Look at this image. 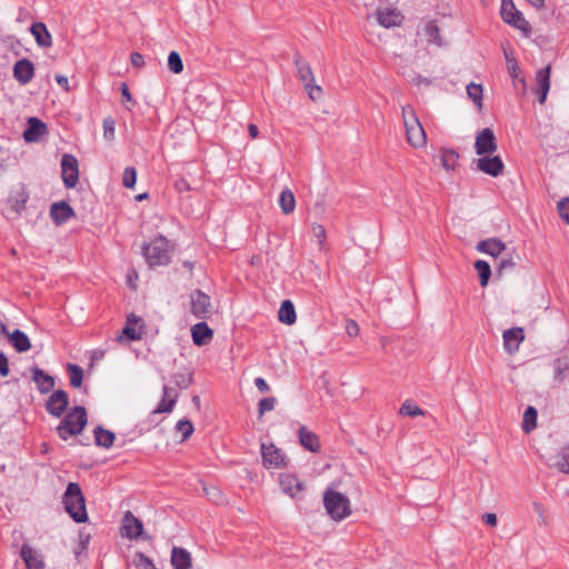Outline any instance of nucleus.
Segmentation results:
<instances>
[{
    "instance_id": "3",
    "label": "nucleus",
    "mask_w": 569,
    "mask_h": 569,
    "mask_svg": "<svg viewBox=\"0 0 569 569\" xmlns=\"http://www.w3.org/2000/svg\"><path fill=\"white\" fill-rule=\"evenodd\" d=\"M323 506L327 513L336 521L343 520L351 513L349 498L330 488L323 492Z\"/></svg>"
},
{
    "instance_id": "36",
    "label": "nucleus",
    "mask_w": 569,
    "mask_h": 569,
    "mask_svg": "<svg viewBox=\"0 0 569 569\" xmlns=\"http://www.w3.org/2000/svg\"><path fill=\"white\" fill-rule=\"evenodd\" d=\"M537 416L538 412L535 407L529 406L523 412L522 418V430L526 433L531 432L537 427Z\"/></svg>"
},
{
    "instance_id": "27",
    "label": "nucleus",
    "mask_w": 569,
    "mask_h": 569,
    "mask_svg": "<svg viewBox=\"0 0 569 569\" xmlns=\"http://www.w3.org/2000/svg\"><path fill=\"white\" fill-rule=\"evenodd\" d=\"M300 445L311 452L320 451V441L318 436L302 426L298 430Z\"/></svg>"
},
{
    "instance_id": "38",
    "label": "nucleus",
    "mask_w": 569,
    "mask_h": 569,
    "mask_svg": "<svg viewBox=\"0 0 569 569\" xmlns=\"http://www.w3.org/2000/svg\"><path fill=\"white\" fill-rule=\"evenodd\" d=\"M425 34L428 37L429 42L435 43L438 47H441L443 44V41L439 33V28L435 23V21L427 22L425 27Z\"/></svg>"
},
{
    "instance_id": "40",
    "label": "nucleus",
    "mask_w": 569,
    "mask_h": 569,
    "mask_svg": "<svg viewBox=\"0 0 569 569\" xmlns=\"http://www.w3.org/2000/svg\"><path fill=\"white\" fill-rule=\"evenodd\" d=\"M555 467L563 473H569V446L561 449L556 456Z\"/></svg>"
},
{
    "instance_id": "29",
    "label": "nucleus",
    "mask_w": 569,
    "mask_h": 569,
    "mask_svg": "<svg viewBox=\"0 0 569 569\" xmlns=\"http://www.w3.org/2000/svg\"><path fill=\"white\" fill-rule=\"evenodd\" d=\"M476 249L496 258L506 249V244L500 239L491 238L479 241Z\"/></svg>"
},
{
    "instance_id": "12",
    "label": "nucleus",
    "mask_w": 569,
    "mask_h": 569,
    "mask_svg": "<svg viewBox=\"0 0 569 569\" xmlns=\"http://www.w3.org/2000/svg\"><path fill=\"white\" fill-rule=\"evenodd\" d=\"M69 406V396L64 390H56L46 401V410L53 417L60 418Z\"/></svg>"
},
{
    "instance_id": "34",
    "label": "nucleus",
    "mask_w": 569,
    "mask_h": 569,
    "mask_svg": "<svg viewBox=\"0 0 569 569\" xmlns=\"http://www.w3.org/2000/svg\"><path fill=\"white\" fill-rule=\"evenodd\" d=\"M279 321L286 325H293L297 320V315L295 310V306L290 300L282 301L279 312H278Z\"/></svg>"
},
{
    "instance_id": "51",
    "label": "nucleus",
    "mask_w": 569,
    "mask_h": 569,
    "mask_svg": "<svg viewBox=\"0 0 569 569\" xmlns=\"http://www.w3.org/2000/svg\"><path fill=\"white\" fill-rule=\"evenodd\" d=\"M558 211L560 217L569 223V198H566L558 202Z\"/></svg>"
},
{
    "instance_id": "28",
    "label": "nucleus",
    "mask_w": 569,
    "mask_h": 569,
    "mask_svg": "<svg viewBox=\"0 0 569 569\" xmlns=\"http://www.w3.org/2000/svg\"><path fill=\"white\" fill-rule=\"evenodd\" d=\"M171 565L173 569H190L192 565L190 552L184 548L173 547L171 551Z\"/></svg>"
},
{
    "instance_id": "1",
    "label": "nucleus",
    "mask_w": 569,
    "mask_h": 569,
    "mask_svg": "<svg viewBox=\"0 0 569 569\" xmlns=\"http://www.w3.org/2000/svg\"><path fill=\"white\" fill-rule=\"evenodd\" d=\"M87 411L84 407L76 406L70 409L57 427V433L62 440L82 432L87 425Z\"/></svg>"
},
{
    "instance_id": "62",
    "label": "nucleus",
    "mask_w": 569,
    "mask_h": 569,
    "mask_svg": "<svg viewBox=\"0 0 569 569\" xmlns=\"http://www.w3.org/2000/svg\"><path fill=\"white\" fill-rule=\"evenodd\" d=\"M176 188L178 191H183V190H188L189 189V183L187 180L184 179H180L176 182Z\"/></svg>"
},
{
    "instance_id": "4",
    "label": "nucleus",
    "mask_w": 569,
    "mask_h": 569,
    "mask_svg": "<svg viewBox=\"0 0 569 569\" xmlns=\"http://www.w3.org/2000/svg\"><path fill=\"white\" fill-rule=\"evenodd\" d=\"M402 120L408 142L415 148L423 147L427 143V136L415 110L410 106L402 107Z\"/></svg>"
},
{
    "instance_id": "47",
    "label": "nucleus",
    "mask_w": 569,
    "mask_h": 569,
    "mask_svg": "<svg viewBox=\"0 0 569 569\" xmlns=\"http://www.w3.org/2000/svg\"><path fill=\"white\" fill-rule=\"evenodd\" d=\"M116 137V122L112 118L108 117L103 120V138L107 141H113Z\"/></svg>"
},
{
    "instance_id": "14",
    "label": "nucleus",
    "mask_w": 569,
    "mask_h": 569,
    "mask_svg": "<svg viewBox=\"0 0 569 569\" xmlns=\"http://www.w3.org/2000/svg\"><path fill=\"white\" fill-rule=\"evenodd\" d=\"M477 169L491 177H498L503 172L505 164L499 156L481 157L476 160Z\"/></svg>"
},
{
    "instance_id": "56",
    "label": "nucleus",
    "mask_w": 569,
    "mask_h": 569,
    "mask_svg": "<svg viewBox=\"0 0 569 569\" xmlns=\"http://www.w3.org/2000/svg\"><path fill=\"white\" fill-rule=\"evenodd\" d=\"M254 385L260 392H268L270 390L269 385L262 377L256 378Z\"/></svg>"
},
{
    "instance_id": "57",
    "label": "nucleus",
    "mask_w": 569,
    "mask_h": 569,
    "mask_svg": "<svg viewBox=\"0 0 569 569\" xmlns=\"http://www.w3.org/2000/svg\"><path fill=\"white\" fill-rule=\"evenodd\" d=\"M131 63L136 68H141L144 64L143 56L138 52H133L131 54Z\"/></svg>"
},
{
    "instance_id": "17",
    "label": "nucleus",
    "mask_w": 569,
    "mask_h": 569,
    "mask_svg": "<svg viewBox=\"0 0 569 569\" xmlns=\"http://www.w3.org/2000/svg\"><path fill=\"white\" fill-rule=\"evenodd\" d=\"M33 76H34V67H33V63L29 59L23 58L21 60H18L14 63L13 77L21 84L29 83L32 80Z\"/></svg>"
},
{
    "instance_id": "15",
    "label": "nucleus",
    "mask_w": 569,
    "mask_h": 569,
    "mask_svg": "<svg viewBox=\"0 0 569 569\" xmlns=\"http://www.w3.org/2000/svg\"><path fill=\"white\" fill-rule=\"evenodd\" d=\"M377 22L383 28H392L401 24L402 13L396 8L378 9L376 11Z\"/></svg>"
},
{
    "instance_id": "48",
    "label": "nucleus",
    "mask_w": 569,
    "mask_h": 569,
    "mask_svg": "<svg viewBox=\"0 0 569 569\" xmlns=\"http://www.w3.org/2000/svg\"><path fill=\"white\" fill-rule=\"evenodd\" d=\"M176 428L182 433V440H187L193 433L192 422L188 419L179 420Z\"/></svg>"
},
{
    "instance_id": "7",
    "label": "nucleus",
    "mask_w": 569,
    "mask_h": 569,
    "mask_svg": "<svg viewBox=\"0 0 569 569\" xmlns=\"http://www.w3.org/2000/svg\"><path fill=\"white\" fill-rule=\"evenodd\" d=\"M501 18L502 20L519 29L525 34H529L531 32L530 23L523 18L522 13L516 8L512 0H502L501 1Z\"/></svg>"
},
{
    "instance_id": "54",
    "label": "nucleus",
    "mask_w": 569,
    "mask_h": 569,
    "mask_svg": "<svg viewBox=\"0 0 569 569\" xmlns=\"http://www.w3.org/2000/svg\"><path fill=\"white\" fill-rule=\"evenodd\" d=\"M359 326L358 323L355 321V320H347L346 322V332L350 336V337H356L359 335Z\"/></svg>"
},
{
    "instance_id": "32",
    "label": "nucleus",
    "mask_w": 569,
    "mask_h": 569,
    "mask_svg": "<svg viewBox=\"0 0 569 569\" xmlns=\"http://www.w3.org/2000/svg\"><path fill=\"white\" fill-rule=\"evenodd\" d=\"M163 396L168 399V405H159L152 413H169L173 410L177 399H178V392L174 390V388L169 386H163L162 388Z\"/></svg>"
},
{
    "instance_id": "18",
    "label": "nucleus",
    "mask_w": 569,
    "mask_h": 569,
    "mask_svg": "<svg viewBox=\"0 0 569 569\" xmlns=\"http://www.w3.org/2000/svg\"><path fill=\"white\" fill-rule=\"evenodd\" d=\"M73 216V209L66 201L54 202L50 208V217L57 226L63 224Z\"/></svg>"
},
{
    "instance_id": "58",
    "label": "nucleus",
    "mask_w": 569,
    "mask_h": 569,
    "mask_svg": "<svg viewBox=\"0 0 569 569\" xmlns=\"http://www.w3.org/2000/svg\"><path fill=\"white\" fill-rule=\"evenodd\" d=\"M485 523L495 527L497 525V516L495 513H486L483 515Z\"/></svg>"
},
{
    "instance_id": "9",
    "label": "nucleus",
    "mask_w": 569,
    "mask_h": 569,
    "mask_svg": "<svg viewBox=\"0 0 569 569\" xmlns=\"http://www.w3.org/2000/svg\"><path fill=\"white\" fill-rule=\"evenodd\" d=\"M261 456L263 466L268 469H280L288 466L287 457L281 449L276 447L273 443H261Z\"/></svg>"
},
{
    "instance_id": "8",
    "label": "nucleus",
    "mask_w": 569,
    "mask_h": 569,
    "mask_svg": "<svg viewBox=\"0 0 569 569\" xmlns=\"http://www.w3.org/2000/svg\"><path fill=\"white\" fill-rule=\"evenodd\" d=\"M61 178L68 189L74 188L79 181V163L73 154L64 153L61 159Z\"/></svg>"
},
{
    "instance_id": "16",
    "label": "nucleus",
    "mask_w": 569,
    "mask_h": 569,
    "mask_svg": "<svg viewBox=\"0 0 569 569\" xmlns=\"http://www.w3.org/2000/svg\"><path fill=\"white\" fill-rule=\"evenodd\" d=\"M20 557L27 569H44L43 556L30 545H22L20 549Z\"/></svg>"
},
{
    "instance_id": "61",
    "label": "nucleus",
    "mask_w": 569,
    "mask_h": 569,
    "mask_svg": "<svg viewBox=\"0 0 569 569\" xmlns=\"http://www.w3.org/2000/svg\"><path fill=\"white\" fill-rule=\"evenodd\" d=\"M248 132H249V136H250L252 139H256V138H258V136H259V129H258V127H257L256 124H253V123H250V124L248 126Z\"/></svg>"
},
{
    "instance_id": "50",
    "label": "nucleus",
    "mask_w": 569,
    "mask_h": 569,
    "mask_svg": "<svg viewBox=\"0 0 569 569\" xmlns=\"http://www.w3.org/2000/svg\"><path fill=\"white\" fill-rule=\"evenodd\" d=\"M277 399L274 397L263 398L259 401V415L262 416L267 411L274 409Z\"/></svg>"
},
{
    "instance_id": "19",
    "label": "nucleus",
    "mask_w": 569,
    "mask_h": 569,
    "mask_svg": "<svg viewBox=\"0 0 569 569\" xmlns=\"http://www.w3.org/2000/svg\"><path fill=\"white\" fill-rule=\"evenodd\" d=\"M550 74H551V66H547L537 71L536 81L537 88L536 93L539 96V102L542 104L547 99V94L550 89Z\"/></svg>"
},
{
    "instance_id": "33",
    "label": "nucleus",
    "mask_w": 569,
    "mask_h": 569,
    "mask_svg": "<svg viewBox=\"0 0 569 569\" xmlns=\"http://www.w3.org/2000/svg\"><path fill=\"white\" fill-rule=\"evenodd\" d=\"M93 436H94V443L98 447H102L106 449H109L110 447H112L114 439H116V436L112 431L107 430V429L102 428L101 426H98L93 430Z\"/></svg>"
},
{
    "instance_id": "42",
    "label": "nucleus",
    "mask_w": 569,
    "mask_h": 569,
    "mask_svg": "<svg viewBox=\"0 0 569 569\" xmlns=\"http://www.w3.org/2000/svg\"><path fill=\"white\" fill-rule=\"evenodd\" d=\"M467 94L478 108L482 107V87L473 82L467 86Z\"/></svg>"
},
{
    "instance_id": "39",
    "label": "nucleus",
    "mask_w": 569,
    "mask_h": 569,
    "mask_svg": "<svg viewBox=\"0 0 569 569\" xmlns=\"http://www.w3.org/2000/svg\"><path fill=\"white\" fill-rule=\"evenodd\" d=\"M475 269L478 271L481 287H486L491 276L489 263L485 260H478L475 263Z\"/></svg>"
},
{
    "instance_id": "31",
    "label": "nucleus",
    "mask_w": 569,
    "mask_h": 569,
    "mask_svg": "<svg viewBox=\"0 0 569 569\" xmlns=\"http://www.w3.org/2000/svg\"><path fill=\"white\" fill-rule=\"evenodd\" d=\"M28 199H29L28 192L26 191V189L23 187H20L19 189L14 190L10 194V197L8 199V203L12 211L20 214L26 209Z\"/></svg>"
},
{
    "instance_id": "5",
    "label": "nucleus",
    "mask_w": 569,
    "mask_h": 569,
    "mask_svg": "<svg viewBox=\"0 0 569 569\" xmlns=\"http://www.w3.org/2000/svg\"><path fill=\"white\" fill-rule=\"evenodd\" d=\"M142 251L150 267L166 266L170 262L169 241L162 236L146 243Z\"/></svg>"
},
{
    "instance_id": "2",
    "label": "nucleus",
    "mask_w": 569,
    "mask_h": 569,
    "mask_svg": "<svg viewBox=\"0 0 569 569\" xmlns=\"http://www.w3.org/2000/svg\"><path fill=\"white\" fill-rule=\"evenodd\" d=\"M63 505L66 511L78 523L86 522L88 519L84 497L81 488L76 482H70L63 495Z\"/></svg>"
},
{
    "instance_id": "23",
    "label": "nucleus",
    "mask_w": 569,
    "mask_h": 569,
    "mask_svg": "<svg viewBox=\"0 0 569 569\" xmlns=\"http://www.w3.org/2000/svg\"><path fill=\"white\" fill-rule=\"evenodd\" d=\"M191 336L196 346H206L211 341L213 331L209 328L207 322L201 321L191 328Z\"/></svg>"
},
{
    "instance_id": "22",
    "label": "nucleus",
    "mask_w": 569,
    "mask_h": 569,
    "mask_svg": "<svg viewBox=\"0 0 569 569\" xmlns=\"http://www.w3.org/2000/svg\"><path fill=\"white\" fill-rule=\"evenodd\" d=\"M32 380L41 393H48L54 387V378L38 367L31 368Z\"/></svg>"
},
{
    "instance_id": "43",
    "label": "nucleus",
    "mask_w": 569,
    "mask_h": 569,
    "mask_svg": "<svg viewBox=\"0 0 569 569\" xmlns=\"http://www.w3.org/2000/svg\"><path fill=\"white\" fill-rule=\"evenodd\" d=\"M168 67L173 73H180L183 70V62L180 54L171 51L168 57Z\"/></svg>"
},
{
    "instance_id": "37",
    "label": "nucleus",
    "mask_w": 569,
    "mask_h": 569,
    "mask_svg": "<svg viewBox=\"0 0 569 569\" xmlns=\"http://www.w3.org/2000/svg\"><path fill=\"white\" fill-rule=\"evenodd\" d=\"M459 154L453 149L441 150V163L446 170H453L458 164Z\"/></svg>"
},
{
    "instance_id": "13",
    "label": "nucleus",
    "mask_w": 569,
    "mask_h": 569,
    "mask_svg": "<svg viewBox=\"0 0 569 569\" xmlns=\"http://www.w3.org/2000/svg\"><path fill=\"white\" fill-rule=\"evenodd\" d=\"M497 148L496 136L490 128H485L477 133L475 141L477 154L483 156L486 153H493L497 151Z\"/></svg>"
},
{
    "instance_id": "53",
    "label": "nucleus",
    "mask_w": 569,
    "mask_h": 569,
    "mask_svg": "<svg viewBox=\"0 0 569 569\" xmlns=\"http://www.w3.org/2000/svg\"><path fill=\"white\" fill-rule=\"evenodd\" d=\"M311 231L312 234L319 240V244H322L326 238V230L323 226L315 223L311 227Z\"/></svg>"
},
{
    "instance_id": "35",
    "label": "nucleus",
    "mask_w": 569,
    "mask_h": 569,
    "mask_svg": "<svg viewBox=\"0 0 569 569\" xmlns=\"http://www.w3.org/2000/svg\"><path fill=\"white\" fill-rule=\"evenodd\" d=\"M279 204L284 214L293 212L296 208V199L291 190L284 189L279 199Z\"/></svg>"
},
{
    "instance_id": "45",
    "label": "nucleus",
    "mask_w": 569,
    "mask_h": 569,
    "mask_svg": "<svg viewBox=\"0 0 569 569\" xmlns=\"http://www.w3.org/2000/svg\"><path fill=\"white\" fill-rule=\"evenodd\" d=\"M138 569H157L152 560L142 552H137L133 560Z\"/></svg>"
},
{
    "instance_id": "20",
    "label": "nucleus",
    "mask_w": 569,
    "mask_h": 569,
    "mask_svg": "<svg viewBox=\"0 0 569 569\" xmlns=\"http://www.w3.org/2000/svg\"><path fill=\"white\" fill-rule=\"evenodd\" d=\"M47 126L38 118L31 117L28 120V128L23 132L27 142H37L47 133Z\"/></svg>"
},
{
    "instance_id": "11",
    "label": "nucleus",
    "mask_w": 569,
    "mask_h": 569,
    "mask_svg": "<svg viewBox=\"0 0 569 569\" xmlns=\"http://www.w3.org/2000/svg\"><path fill=\"white\" fill-rule=\"evenodd\" d=\"M121 535L130 540H137L139 538L149 539V536H143L142 521L133 516L131 511H127L123 515L121 523Z\"/></svg>"
},
{
    "instance_id": "6",
    "label": "nucleus",
    "mask_w": 569,
    "mask_h": 569,
    "mask_svg": "<svg viewBox=\"0 0 569 569\" xmlns=\"http://www.w3.org/2000/svg\"><path fill=\"white\" fill-rule=\"evenodd\" d=\"M295 63L299 80L302 82L305 89L308 92L309 98L312 101H318L322 97V88L315 82V76L310 64L302 59L300 54L295 56Z\"/></svg>"
},
{
    "instance_id": "60",
    "label": "nucleus",
    "mask_w": 569,
    "mask_h": 569,
    "mask_svg": "<svg viewBox=\"0 0 569 569\" xmlns=\"http://www.w3.org/2000/svg\"><path fill=\"white\" fill-rule=\"evenodd\" d=\"M121 96L123 98V100L126 101H131L132 100V97H131V93L129 91V88L127 86V83H121Z\"/></svg>"
},
{
    "instance_id": "24",
    "label": "nucleus",
    "mask_w": 569,
    "mask_h": 569,
    "mask_svg": "<svg viewBox=\"0 0 569 569\" xmlns=\"http://www.w3.org/2000/svg\"><path fill=\"white\" fill-rule=\"evenodd\" d=\"M2 331L8 336L10 343L18 352H26L31 348L28 336L20 329H16L9 333L6 326H2Z\"/></svg>"
},
{
    "instance_id": "63",
    "label": "nucleus",
    "mask_w": 569,
    "mask_h": 569,
    "mask_svg": "<svg viewBox=\"0 0 569 569\" xmlns=\"http://www.w3.org/2000/svg\"><path fill=\"white\" fill-rule=\"evenodd\" d=\"M512 267H513V262L510 259L509 260H502L500 262V266H499V272H501L506 268H512Z\"/></svg>"
},
{
    "instance_id": "30",
    "label": "nucleus",
    "mask_w": 569,
    "mask_h": 569,
    "mask_svg": "<svg viewBox=\"0 0 569 569\" xmlns=\"http://www.w3.org/2000/svg\"><path fill=\"white\" fill-rule=\"evenodd\" d=\"M141 319L134 315H129L127 317V323L122 329L121 333L118 336L117 340L121 341L126 338L127 341H136L141 339V333L134 328V325L140 322Z\"/></svg>"
},
{
    "instance_id": "26",
    "label": "nucleus",
    "mask_w": 569,
    "mask_h": 569,
    "mask_svg": "<svg viewBox=\"0 0 569 569\" xmlns=\"http://www.w3.org/2000/svg\"><path fill=\"white\" fill-rule=\"evenodd\" d=\"M280 486L282 490L292 498L303 490V482L291 473L280 476Z\"/></svg>"
},
{
    "instance_id": "41",
    "label": "nucleus",
    "mask_w": 569,
    "mask_h": 569,
    "mask_svg": "<svg viewBox=\"0 0 569 569\" xmlns=\"http://www.w3.org/2000/svg\"><path fill=\"white\" fill-rule=\"evenodd\" d=\"M68 371L70 373V385L73 388H79L83 380V370L80 366L69 363Z\"/></svg>"
},
{
    "instance_id": "59",
    "label": "nucleus",
    "mask_w": 569,
    "mask_h": 569,
    "mask_svg": "<svg viewBox=\"0 0 569 569\" xmlns=\"http://www.w3.org/2000/svg\"><path fill=\"white\" fill-rule=\"evenodd\" d=\"M56 81H57V83H58L60 87H62L63 89H66V90H68V89H69V88H68V83H69V81H68V78H67L66 76H63V74H57V76H56Z\"/></svg>"
},
{
    "instance_id": "21",
    "label": "nucleus",
    "mask_w": 569,
    "mask_h": 569,
    "mask_svg": "<svg viewBox=\"0 0 569 569\" xmlns=\"http://www.w3.org/2000/svg\"><path fill=\"white\" fill-rule=\"evenodd\" d=\"M503 347L508 353H513L519 349V345L525 339L521 328H511L503 332Z\"/></svg>"
},
{
    "instance_id": "44",
    "label": "nucleus",
    "mask_w": 569,
    "mask_h": 569,
    "mask_svg": "<svg viewBox=\"0 0 569 569\" xmlns=\"http://www.w3.org/2000/svg\"><path fill=\"white\" fill-rule=\"evenodd\" d=\"M174 385L181 389H187L192 383V375L189 372H177L172 376Z\"/></svg>"
},
{
    "instance_id": "25",
    "label": "nucleus",
    "mask_w": 569,
    "mask_h": 569,
    "mask_svg": "<svg viewBox=\"0 0 569 569\" xmlns=\"http://www.w3.org/2000/svg\"><path fill=\"white\" fill-rule=\"evenodd\" d=\"M30 32L39 47L50 48L52 46V37L43 22H33Z\"/></svg>"
},
{
    "instance_id": "55",
    "label": "nucleus",
    "mask_w": 569,
    "mask_h": 569,
    "mask_svg": "<svg viewBox=\"0 0 569 569\" xmlns=\"http://www.w3.org/2000/svg\"><path fill=\"white\" fill-rule=\"evenodd\" d=\"M9 363L7 356L0 351V376L7 377L9 375Z\"/></svg>"
},
{
    "instance_id": "52",
    "label": "nucleus",
    "mask_w": 569,
    "mask_h": 569,
    "mask_svg": "<svg viewBox=\"0 0 569 569\" xmlns=\"http://www.w3.org/2000/svg\"><path fill=\"white\" fill-rule=\"evenodd\" d=\"M506 59H507V63H508L509 74L513 79H517L519 77V74H520V69L518 67V63H517L516 59L509 58L508 54H506Z\"/></svg>"
},
{
    "instance_id": "64",
    "label": "nucleus",
    "mask_w": 569,
    "mask_h": 569,
    "mask_svg": "<svg viewBox=\"0 0 569 569\" xmlns=\"http://www.w3.org/2000/svg\"><path fill=\"white\" fill-rule=\"evenodd\" d=\"M533 7L541 8L545 4V0H528Z\"/></svg>"
},
{
    "instance_id": "49",
    "label": "nucleus",
    "mask_w": 569,
    "mask_h": 569,
    "mask_svg": "<svg viewBox=\"0 0 569 569\" xmlns=\"http://www.w3.org/2000/svg\"><path fill=\"white\" fill-rule=\"evenodd\" d=\"M137 180V171L132 167H127L123 171L122 183L126 188H132Z\"/></svg>"
},
{
    "instance_id": "10",
    "label": "nucleus",
    "mask_w": 569,
    "mask_h": 569,
    "mask_svg": "<svg viewBox=\"0 0 569 569\" xmlns=\"http://www.w3.org/2000/svg\"><path fill=\"white\" fill-rule=\"evenodd\" d=\"M191 313L198 319H207L212 312L211 299L201 290H194L191 296Z\"/></svg>"
},
{
    "instance_id": "46",
    "label": "nucleus",
    "mask_w": 569,
    "mask_h": 569,
    "mask_svg": "<svg viewBox=\"0 0 569 569\" xmlns=\"http://www.w3.org/2000/svg\"><path fill=\"white\" fill-rule=\"evenodd\" d=\"M400 413L403 416L416 417V416H422L423 411H422V409H420L418 406H416L411 401L406 400L400 408Z\"/></svg>"
}]
</instances>
